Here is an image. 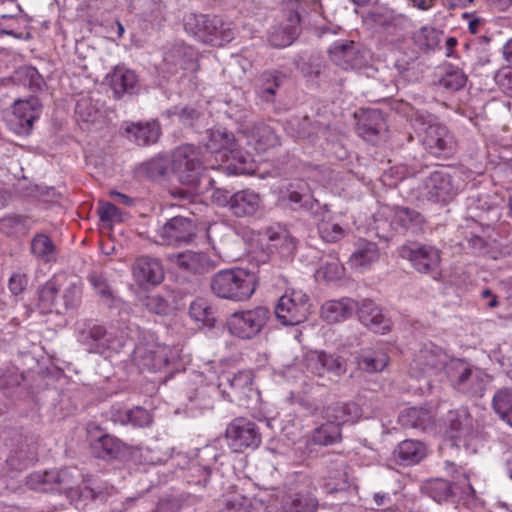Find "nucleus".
<instances>
[{
	"label": "nucleus",
	"instance_id": "nucleus-1",
	"mask_svg": "<svg viewBox=\"0 0 512 512\" xmlns=\"http://www.w3.org/2000/svg\"><path fill=\"white\" fill-rule=\"evenodd\" d=\"M462 173L456 169L435 170L418 187V198L432 203L447 204L464 187Z\"/></svg>",
	"mask_w": 512,
	"mask_h": 512
},
{
	"label": "nucleus",
	"instance_id": "nucleus-2",
	"mask_svg": "<svg viewBox=\"0 0 512 512\" xmlns=\"http://www.w3.org/2000/svg\"><path fill=\"white\" fill-rule=\"evenodd\" d=\"M451 387L469 398H481L489 383V375L464 359H453L446 367Z\"/></svg>",
	"mask_w": 512,
	"mask_h": 512
},
{
	"label": "nucleus",
	"instance_id": "nucleus-3",
	"mask_svg": "<svg viewBox=\"0 0 512 512\" xmlns=\"http://www.w3.org/2000/svg\"><path fill=\"white\" fill-rule=\"evenodd\" d=\"M241 234L245 242L249 245L250 250H253L267 240L271 248H274L277 253L285 259L293 257L297 248L296 239L285 229L278 227H267L262 231L255 232L247 227L242 228Z\"/></svg>",
	"mask_w": 512,
	"mask_h": 512
},
{
	"label": "nucleus",
	"instance_id": "nucleus-4",
	"mask_svg": "<svg viewBox=\"0 0 512 512\" xmlns=\"http://www.w3.org/2000/svg\"><path fill=\"white\" fill-rule=\"evenodd\" d=\"M177 356L176 350L155 341L140 342L133 351V361L141 371H161Z\"/></svg>",
	"mask_w": 512,
	"mask_h": 512
},
{
	"label": "nucleus",
	"instance_id": "nucleus-5",
	"mask_svg": "<svg viewBox=\"0 0 512 512\" xmlns=\"http://www.w3.org/2000/svg\"><path fill=\"white\" fill-rule=\"evenodd\" d=\"M300 4L297 1L289 2L283 10V20L273 27L268 41L275 48H284L291 45L301 32Z\"/></svg>",
	"mask_w": 512,
	"mask_h": 512
},
{
	"label": "nucleus",
	"instance_id": "nucleus-6",
	"mask_svg": "<svg viewBox=\"0 0 512 512\" xmlns=\"http://www.w3.org/2000/svg\"><path fill=\"white\" fill-rule=\"evenodd\" d=\"M422 491L437 503L457 502L475 494L466 475H463L462 481L456 483L442 478L428 480L422 486Z\"/></svg>",
	"mask_w": 512,
	"mask_h": 512
},
{
	"label": "nucleus",
	"instance_id": "nucleus-7",
	"mask_svg": "<svg viewBox=\"0 0 512 512\" xmlns=\"http://www.w3.org/2000/svg\"><path fill=\"white\" fill-rule=\"evenodd\" d=\"M172 170L181 183L196 184L201 173V161L197 149L190 144L178 147L172 155Z\"/></svg>",
	"mask_w": 512,
	"mask_h": 512
},
{
	"label": "nucleus",
	"instance_id": "nucleus-8",
	"mask_svg": "<svg viewBox=\"0 0 512 512\" xmlns=\"http://www.w3.org/2000/svg\"><path fill=\"white\" fill-rule=\"evenodd\" d=\"M41 111L42 105L36 97L16 100L8 121L10 129L18 135H28Z\"/></svg>",
	"mask_w": 512,
	"mask_h": 512
},
{
	"label": "nucleus",
	"instance_id": "nucleus-9",
	"mask_svg": "<svg viewBox=\"0 0 512 512\" xmlns=\"http://www.w3.org/2000/svg\"><path fill=\"white\" fill-rule=\"evenodd\" d=\"M196 231V225L192 219L176 216L168 220L158 230V243L162 245L188 244L196 236Z\"/></svg>",
	"mask_w": 512,
	"mask_h": 512
},
{
	"label": "nucleus",
	"instance_id": "nucleus-10",
	"mask_svg": "<svg viewBox=\"0 0 512 512\" xmlns=\"http://www.w3.org/2000/svg\"><path fill=\"white\" fill-rule=\"evenodd\" d=\"M278 320H307L310 315L309 297L301 290H289L282 295L274 309Z\"/></svg>",
	"mask_w": 512,
	"mask_h": 512
},
{
	"label": "nucleus",
	"instance_id": "nucleus-11",
	"mask_svg": "<svg viewBox=\"0 0 512 512\" xmlns=\"http://www.w3.org/2000/svg\"><path fill=\"white\" fill-rule=\"evenodd\" d=\"M226 439L230 441L229 446L239 452L243 448L257 447L261 442V435L253 421L239 417L226 429Z\"/></svg>",
	"mask_w": 512,
	"mask_h": 512
},
{
	"label": "nucleus",
	"instance_id": "nucleus-12",
	"mask_svg": "<svg viewBox=\"0 0 512 512\" xmlns=\"http://www.w3.org/2000/svg\"><path fill=\"white\" fill-rule=\"evenodd\" d=\"M400 256L410 261L412 267L419 273L430 274L437 272L441 256L440 251L431 245L402 246Z\"/></svg>",
	"mask_w": 512,
	"mask_h": 512
},
{
	"label": "nucleus",
	"instance_id": "nucleus-13",
	"mask_svg": "<svg viewBox=\"0 0 512 512\" xmlns=\"http://www.w3.org/2000/svg\"><path fill=\"white\" fill-rule=\"evenodd\" d=\"M424 148L433 156L449 157L456 149V140L448 128L442 124H431L422 139Z\"/></svg>",
	"mask_w": 512,
	"mask_h": 512
},
{
	"label": "nucleus",
	"instance_id": "nucleus-14",
	"mask_svg": "<svg viewBox=\"0 0 512 512\" xmlns=\"http://www.w3.org/2000/svg\"><path fill=\"white\" fill-rule=\"evenodd\" d=\"M448 366L446 355L438 348L424 346L415 353L409 367L414 377L436 374Z\"/></svg>",
	"mask_w": 512,
	"mask_h": 512
},
{
	"label": "nucleus",
	"instance_id": "nucleus-15",
	"mask_svg": "<svg viewBox=\"0 0 512 512\" xmlns=\"http://www.w3.org/2000/svg\"><path fill=\"white\" fill-rule=\"evenodd\" d=\"M223 20L218 16L188 13L184 17L185 31L201 42H212Z\"/></svg>",
	"mask_w": 512,
	"mask_h": 512
},
{
	"label": "nucleus",
	"instance_id": "nucleus-16",
	"mask_svg": "<svg viewBox=\"0 0 512 512\" xmlns=\"http://www.w3.org/2000/svg\"><path fill=\"white\" fill-rule=\"evenodd\" d=\"M330 60L343 70L358 69L364 65V56L351 40L336 41L328 49Z\"/></svg>",
	"mask_w": 512,
	"mask_h": 512
},
{
	"label": "nucleus",
	"instance_id": "nucleus-17",
	"mask_svg": "<svg viewBox=\"0 0 512 512\" xmlns=\"http://www.w3.org/2000/svg\"><path fill=\"white\" fill-rule=\"evenodd\" d=\"M396 231H410L418 234L423 231L425 219L415 209L404 206L388 207L383 212Z\"/></svg>",
	"mask_w": 512,
	"mask_h": 512
},
{
	"label": "nucleus",
	"instance_id": "nucleus-18",
	"mask_svg": "<svg viewBox=\"0 0 512 512\" xmlns=\"http://www.w3.org/2000/svg\"><path fill=\"white\" fill-rule=\"evenodd\" d=\"M226 298L233 300L248 299L255 291V275L244 269L226 270Z\"/></svg>",
	"mask_w": 512,
	"mask_h": 512
},
{
	"label": "nucleus",
	"instance_id": "nucleus-19",
	"mask_svg": "<svg viewBox=\"0 0 512 512\" xmlns=\"http://www.w3.org/2000/svg\"><path fill=\"white\" fill-rule=\"evenodd\" d=\"M386 131V123L379 110H363L358 115L357 133L365 141L375 144Z\"/></svg>",
	"mask_w": 512,
	"mask_h": 512
},
{
	"label": "nucleus",
	"instance_id": "nucleus-20",
	"mask_svg": "<svg viewBox=\"0 0 512 512\" xmlns=\"http://www.w3.org/2000/svg\"><path fill=\"white\" fill-rule=\"evenodd\" d=\"M134 280L140 286H156L164 279V270L157 259L140 257L132 266Z\"/></svg>",
	"mask_w": 512,
	"mask_h": 512
},
{
	"label": "nucleus",
	"instance_id": "nucleus-21",
	"mask_svg": "<svg viewBox=\"0 0 512 512\" xmlns=\"http://www.w3.org/2000/svg\"><path fill=\"white\" fill-rule=\"evenodd\" d=\"M243 133L247 135L249 143L253 144L259 152H266L280 145V137L275 129L263 122L248 126Z\"/></svg>",
	"mask_w": 512,
	"mask_h": 512
},
{
	"label": "nucleus",
	"instance_id": "nucleus-22",
	"mask_svg": "<svg viewBox=\"0 0 512 512\" xmlns=\"http://www.w3.org/2000/svg\"><path fill=\"white\" fill-rule=\"evenodd\" d=\"M226 173L232 175L250 174L253 171L248 164L249 157L246 153L239 150L237 139L234 135L226 133Z\"/></svg>",
	"mask_w": 512,
	"mask_h": 512
},
{
	"label": "nucleus",
	"instance_id": "nucleus-23",
	"mask_svg": "<svg viewBox=\"0 0 512 512\" xmlns=\"http://www.w3.org/2000/svg\"><path fill=\"white\" fill-rule=\"evenodd\" d=\"M448 432L451 438L462 439L472 435L474 420L466 408L451 410L446 417Z\"/></svg>",
	"mask_w": 512,
	"mask_h": 512
},
{
	"label": "nucleus",
	"instance_id": "nucleus-24",
	"mask_svg": "<svg viewBox=\"0 0 512 512\" xmlns=\"http://www.w3.org/2000/svg\"><path fill=\"white\" fill-rule=\"evenodd\" d=\"M426 454V446L422 442L412 439L400 442L393 451L395 461L403 466L418 464L426 457Z\"/></svg>",
	"mask_w": 512,
	"mask_h": 512
},
{
	"label": "nucleus",
	"instance_id": "nucleus-25",
	"mask_svg": "<svg viewBox=\"0 0 512 512\" xmlns=\"http://www.w3.org/2000/svg\"><path fill=\"white\" fill-rule=\"evenodd\" d=\"M30 253L38 263L47 265L57 261L59 250L48 235L38 233L31 239Z\"/></svg>",
	"mask_w": 512,
	"mask_h": 512
},
{
	"label": "nucleus",
	"instance_id": "nucleus-26",
	"mask_svg": "<svg viewBox=\"0 0 512 512\" xmlns=\"http://www.w3.org/2000/svg\"><path fill=\"white\" fill-rule=\"evenodd\" d=\"M229 209L237 217L250 216L257 212L260 206V197L250 190L235 193L229 200Z\"/></svg>",
	"mask_w": 512,
	"mask_h": 512
},
{
	"label": "nucleus",
	"instance_id": "nucleus-27",
	"mask_svg": "<svg viewBox=\"0 0 512 512\" xmlns=\"http://www.w3.org/2000/svg\"><path fill=\"white\" fill-rule=\"evenodd\" d=\"M357 302L349 297L330 300L321 307V317L324 320H340L354 316Z\"/></svg>",
	"mask_w": 512,
	"mask_h": 512
},
{
	"label": "nucleus",
	"instance_id": "nucleus-28",
	"mask_svg": "<svg viewBox=\"0 0 512 512\" xmlns=\"http://www.w3.org/2000/svg\"><path fill=\"white\" fill-rule=\"evenodd\" d=\"M342 441V429L337 422H324L316 427L308 438V443L319 446H331Z\"/></svg>",
	"mask_w": 512,
	"mask_h": 512
},
{
	"label": "nucleus",
	"instance_id": "nucleus-29",
	"mask_svg": "<svg viewBox=\"0 0 512 512\" xmlns=\"http://www.w3.org/2000/svg\"><path fill=\"white\" fill-rule=\"evenodd\" d=\"M108 81L117 96L131 93L137 84V76L134 71L124 66H116L108 75Z\"/></svg>",
	"mask_w": 512,
	"mask_h": 512
},
{
	"label": "nucleus",
	"instance_id": "nucleus-30",
	"mask_svg": "<svg viewBox=\"0 0 512 512\" xmlns=\"http://www.w3.org/2000/svg\"><path fill=\"white\" fill-rule=\"evenodd\" d=\"M285 76L278 71L263 72L256 82V93L265 102H273Z\"/></svg>",
	"mask_w": 512,
	"mask_h": 512
},
{
	"label": "nucleus",
	"instance_id": "nucleus-31",
	"mask_svg": "<svg viewBox=\"0 0 512 512\" xmlns=\"http://www.w3.org/2000/svg\"><path fill=\"white\" fill-rule=\"evenodd\" d=\"M126 133L137 145H149L158 140L160 128L156 122L132 123L127 126Z\"/></svg>",
	"mask_w": 512,
	"mask_h": 512
},
{
	"label": "nucleus",
	"instance_id": "nucleus-32",
	"mask_svg": "<svg viewBox=\"0 0 512 512\" xmlns=\"http://www.w3.org/2000/svg\"><path fill=\"white\" fill-rule=\"evenodd\" d=\"M380 253L376 243L360 240L356 250L350 256V263L357 268H366L379 259Z\"/></svg>",
	"mask_w": 512,
	"mask_h": 512
},
{
	"label": "nucleus",
	"instance_id": "nucleus-33",
	"mask_svg": "<svg viewBox=\"0 0 512 512\" xmlns=\"http://www.w3.org/2000/svg\"><path fill=\"white\" fill-rule=\"evenodd\" d=\"M61 288L63 289L64 305L67 309L76 308L82 299V280L75 275L61 274Z\"/></svg>",
	"mask_w": 512,
	"mask_h": 512
},
{
	"label": "nucleus",
	"instance_id": "nucleus-34",
	"mask_svg": "<svg viewBox=\"0 0 512 512\" xmlns=\"http://www.w3.org/2000/svg\"><path fill=\"white\" fill-rule=\"evenodd\" d=\"M318 501L310 493H294L288 495L283 503L285 512H316Z\"/></svg>",
	"mask_w": 512,
	"mask_h": 512
},
{
	"label": "nucleus",
	"instance_id": "nucleus-35",
	"mask_svg": "<svg viewBox=\"0 0 512 512\" xmlns=\"http://www.w3.org/2000/svg\"><path fill=\"white\" fill-rule=\"evenodd\" d=\"M492 407L501 420L512 427V388H501L492 399Z\"/></svg>",
	"mask_w": 512,
	"mask_h": 512
},
{
	"label": "nucleus",
	"instance_id": "nucleus-36",
	"mask_svg": "<svg viewBox=\"0 0 512 512\" xmlns=\"http://www.w3.org/2000/svg\"><path fill=\"white\" fill-rule=\"evenodd\" d=\"M51 481L53 489L59 491H72L81 477V473L76 467H69L61 470H51Z\"/></svg>",
	"mask_w": 512,
	"mask_h": 512
},
{
	"label": "nucleus",
	"instance_id": "nucleus-37",
	"mask_svg": "<svg viewBox=\"0 0 512 512\" xmlns=\"http://www.w3.org/2000/svg\"><path fill=\"white\" fill-rule=\"evenodd\" d=\"M91 447L96 457L105 459L115 457L121 451V442L109 434H100Z\"/></svg>",
	"mask_w": 512,
	"mask_h": 512
},
{
	"label": "nucleus",
	"instance_id": "nucleus-38",
	"mask_svg": "<svg viewBox=\"0 0 512 512\" xmlns=\"http://www.w3.org/2000/svg\"><path fill=\"white\" fill-rule=\"evenodd\" d=\"M61 289V274L54 275L38 290L39 305L43 311H50Z\"/></svg>",
	"mask_w": 512,
	"mask_h": 512
},
{
	"label": "nucleus",
	"instance_id": "nucleus-39",
	"mask_svg": "<svg viewBox=\"0 0 512 512\" xmlns=\"http://www.w3.org/2000/svg\"><path fill=\"white\" fill-rule=\"evenodd\" d=\"M467 75L462 69L454 66H448L444 74L438 80V84L443 89L456 92L464 88L467 83Z\"/></svg>",
	"mask_w": 512,
	"mask_h": 512
},
{
	"label": "nucleus",
	"instance_id": "nucleus-40",
	"mask_svg": "<svg viewBox=\"0 0 512 512\" xmlns=\"http://www.w3.org/2000/svg\"><path fill=\"white\" fill-rule=\"evenodd\" d=\"M399 421L404 427L425 430L430 423V414L426 409L412 407L401 413Z\"/></svg>",
	"mask_w": 512,
	"mask_h": 512
},
{
	"label": "nucleus",
	"instance_id": "nucleus-41",
	"mask_svg": "<svg viewBox=\"0 0 512 512\" xmlns=\"http://www.w3.org/2000/svg\"><path fill=\"white\" fill-rule=\"evenodd\" d=\"M442 33L437 29L425 26L416 31L413 36L414 44L423 51L434 50L439 42Z\"/></svg>",
	"mask_w": 512,
	"mask_h": 512
},
{
	"label": "nucleus",
	"instance_id": "nucleus-42",
	"mask_svg": "<svg viewBox=\"0 0 512 512\" xmlns=\"http://www.w3.org/2000/svg\"><path fill=\"white\" fill-rule=\"evenodd\" d=\"M173 261L178 267L197 273L204 270L206 257L202 253L186 251L173 256Z\"/></svg>",
	"mask_w": 512,
	"mask_h": 512
},
{
	"label": "nucleus",
	"instance_id": "nucleus-43",
	"mask_svg": "<svg viewBox=\"0 0 512 512\" xmlns=\"http://www.w3.org/2000/svg\"><path fill=\"white\" fill-rule=\"evenodd\" d=\"M10 5L13 6V10L10 14L5 12L0 13V33L20 38L22 33L19 31V23L22 19L18 17V14L21 8L13 1L10 2Z\"/></svg>",
	"mask_w": 512,
	"mask_h": 512
},
{
	"label": "nucleus",
	"instance_id": "nucleus-44",
	"mask_svg": "<svg viewBox=\"0 0 512 512\" xmlns=\"http://www.w3.org/2000/svg\"><path fill=\"white\" fill-rule=\"evenodd\" d=\"M359 369L368 372H380L388 364V357L384 353H373L371 355H358L355 357Z\"/></svg>",
	"mask_w": 512,
	"mask_h": 512
},
{
	"label": "nucleus",
	"instance_id": "nucleus-45",
	"mask_svg": "<svg viewBox=\"0 0 512 512\" xmlns=\"http://www.w3.org/2000/svg\"><path fill=\"white\" fill-rule=\"evenodd\" d=\"M316 361L323 369L336 376H341L346 373V362L342 357L321 351L316 353Z\"/></svg>",
	"mask_w": 512,
	"mask_h": 512
},
{
	"label": "nucleus",
	"instance_id": "nucleus-46",
	"mask_svg": "<svg viewBox=\"0 0 512 512\" xmlns=\"http://www.w3.org/2000/svg\"><path fill=\"white\" fill-rule=\"evenodd\" d=\"M75 113L78 119L85 123H94L100 116L98 107L88 96H83L77 101Z\"/></svg>",
	"mask_w": 512,
	"mask_h": 512
},
{
	"label": "nucleus",
	"instance_id": "nucleus-47",
	"mask_svg": "<svg viewBox=\"0 0 512 512\" xmlns=\"http://www.w3.org/2000/svg\"><path fill=\"white\" fill-rule=\"evenodd\" d=\"M35 459L36 453L34 451H27L20 448L11 453L6 460V464L10 471H22L35 461Z\"/></svg>",
	"mask_w": 512,
	"mask_h": 512
},
{
	"label": "nucleus",
	"instance_id": "nucleus-48",
	"mask_svg": "<svg viewBox=\"0 0 512 512\" xmlns=\"http://www.w3.org/2000/svg\"><path fill=\"white\" fill-rule=\"evenodd\" d=\"M88 281L95 293L103 300L109 301L113 298V290L107 281L105 275L93 271L88 275Z\"/></svg>",
	"mask_w": 512,
	"mask_h": 512
},
{
	"label": "nucleus",
	"instance_id": "nucleus-49",
	"mask_svg": "<svg viewBox=\"0 0 512 512\" xmlns=\"http://www.w3.org/2000/svg\"><path fill=\"white\" fill-rule=\"evenodd\" d=\"M352 408H356V406L354 404L336 403L325 409V417L328 422H337L338 426L342 428V425L349 420Z\"/></svg>",
	"mask_w": 512,
	"mask_h": 512
},
{
	"label": "nucleus",
	"instance_id": "nucleus-50",
	"mask_svg": "<svg viewBox=\"0 0 512 512\" xmlns=\"http://www.w3.org/2000/svg\"><path fill=\"white\" fill-rule=\"evenodd\" d=\"M50 471L44 472H33L26 478V485L29 489L35 491H52L53 489V481H51Z\"/></svg>",
	"mask_w": 512,
	"mask_h": 512
},
{
	"label": "nucleus",
	"instance_id": "nucleus-51",
	"mask_svg": "<svg viewBox=\"0 0 512 512\" xmlns=\"http://www.w3.org/2000/svg\"><path fill=\"white\" fill-rule=\"evenodd\" d=\"M229 331L241 339H249L258 334L262 325L261 322H230Z\"/></svg>",
	"mask_w": 512,
	"mask_h": 512
},
{
	"label": "nucleus",
	"instance_id": "nucleus-52",
	"mask_svg": "<svg viewBox=\"0 0 512 512\" xmlns=\"http://www.w3.org/2000/svg\"><path fill=\"white\" fill-rule=\"evenodd\" d=\"M318 232L320 237L326 242H337L344 237L343 228L337 224L328 220H322L318 224Z\"/></svg>",
	"mask_w": 512,
	"mask_h": 512
},
{
	"label": "nucleus",
	"instance_id": "nucleus-53",
	"mask_svg": "<svg viewBox=\"0 0 512 512\" xmlns=\"http://www.w3.org/2000/svg\"><path fill=\"white\" fill-rule=\"evenodd\" d=\"M359 320H378L382 317V309L371 300H363L361 303L357 302V310L355 314Z\"/></svg>",
	"mask_w": 512,
	"mask_h": 512
},
{
	"label": "nucleus",
	"instance_id": "nucleus-54",
	"mask_svg": "<svg viewBox=\"0 0 512 512\" xmlns=\"http://www.w3.org/2000/svg\"><path fill=\"white\" fill-rule=\"evenodd\" d=\"M343 270L344 269L340 261L336 258H332L325 262V264L320 268L319 273H322L326 280L334 281L342 277Z\"/></svg>",
	"mask_w": 512,
	"mask_h": 512
},
{
	"label": "nucleus",
	"instance_id": "nucleus-55",
	"mask_svg": "<svg viewBox=\"0 0 512 512\" xmlns=\"http://www.w3.org/2000/svg\"><path fill=\"white\" fill-rule=\"evenodd\" d=\"M494 80L499 89L506 95L512 97V68L505 67L498 70Z\"/></svg>",
	"mask_w": 512,
	"mask_h": 512
},
{
	"label": "nucleus",
	"instance_id": "nucleus-56",
	"mask_svg": "<svg viewBox=\"0 0 512 512\" xmlns=\"http://www.w3.org/2000/svg\"><path fill=\"white\" fill-rule=\"evenodd\" d=\"M190 317L193 320H211V308L204 299H197L191 303L189 309Z\"/></svg>",
	"mask_w": 512,
	"mask_h": 512
},
{
	"label": "nucleus",
	"instance_id": "nucleus-57",
	"mask_svg": "<svg viewBox=\"0 0 512 512\" xmlns=\"http://www.w3.org/2000/svg\"><path fill=\"white\" fill-rule=\"evenodd\" d=\"M129 424L135 427H147L152 423V416L148 410L142 407H135L130 409V417Z\"/></svg>",
	"mask_w": 512,
	"mask_h": 512
},
{
	"label": "nucleus",
	"instance_id": "nucleus-58",
	"mask_svg": "<svg viewBox=\"0 0 512 512\" xmlns=\"http://www.w3.org/2000/svg\"><path fill=\"white\" fill-rule=\"evenodd\" d=\"M288 200L290 203L298 205V208L305 210H313L319 206L317 200L313 199L309 195H303L297 191H289Z\"/></svg>",
	"mask_w": 512,
	"mask_h": 512
},
{
	"label": "nucleus",
	"instance_id": "nucleus-59",
	"mask_svg": "<svg viewBox=\"0 0 512 512\" xmlns=\"http://www.w3.org/2000/svg\"><path fill=\"white\" fill-rule=\"evenodd\" d=\"M98 214L102 222L120 221L121 213L120 210L109 202H100L98 208Z\"/></svg>",
	"mask_w": 512,
	"mask_h": 512
},
{
	"label": "nucleus",
	"instance_id": "nucleus-60",
	"mask_svg": "<svg viewBox=\"0 0 512 512\" xmlns=\"http://www.w3.org/2000/svg\"><path fill=\"white\" fill-rule=\"evenodd\" d=\"M84 486L79 487L81 497L89 498L92 500L103 498L107 493L103 488L97 486L90 478L83 479Z\"/></svg>",
	"mask_w": 512,
	"mask_h": 512
},
{
	"label": "nucleus",
	"instance_id": "nucleus-61",
	"mask_svg": "<svg viewBox=\"0 0 512 512\" xmlns=\"http://www.w3.org/2000/svg\"><path fill=\"white\" fill-rule=\"evenodd\" d=\"M270 311L265 306H259L254 310L243 311L240 314L238 312L233 313V317H241L242 320H262L269 318Z\"/></svg>",
	"mask_w": 512,
	"mask_h": 512
},
{
	"label": "nucleus",
	"instance_id": "nucleus-62",
	"mask_svg": "<svg viewBox=\"0 0 512 512\" xmlns=\"http://www.w3.org/2000/svg\"><path fill=\"white\" fill-rule=\"evenodd\" d=\"M27 286V276L22 273H13L8 282V288L13 295L21 294Z\"/></svg>",
	"mask_w": 512,
	"mask_h": 512
},
{
	"label": "nucleus",
	"instance_id": "nucleus-63",
	"mask_svg": "<svg viewBox=\"0 0 512 512\" xmlns=\"http://www.w3.org/2000/svg\"><path fill=\"white\" fill-rule=\"evenodd\" d=\"M130 417V409H124L121 406H113L110 410V419L114 423H118L121 425L129 424Z\"/></svg>",
	"mask_w": 512,
	"mask_h": 512
},
{
	"label": "nucleus",
	"instance_id": "nucleus-64",
	"mask_svg": "<svg viewBox=\"0 0 512 512\" xmlns=\"http://www.w3.org/2000/svg\"><path fill=\"white\" fill-rule=\"evenodd\" d=\"M469 246L479 254H484L487 249V241L477 235H473L468 239Z\"/></svg>",
	"mask_w": 512,
	"mask_h": 512
}]
</instances>
